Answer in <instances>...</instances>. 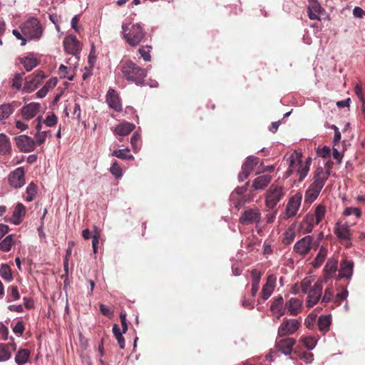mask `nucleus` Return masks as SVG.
<instances>
[{
    "mask_svg": "<svg viewBox=\"0 0 365 365\" xmlns=\"http://www.w3.org/2000/svg\"><path fill=\"white\" fill-rule=\"evenodd\" d=\"M329 175V170H324L322 168H317L313 178L314 181L305 192V202L312 203L317 200Z\"/></svg>",
    "mask_w": 365,
    "mask_h": 365,
    "instance_id": "1",
    "label": "nucleus"
},
{
    "mask_svg": "<svg viewBox=\"0 0 365 365\" xmlns=\"http://www.w3.org/2000/svg\"><path fill=\"white\" fill-rule=\"evenodd\" d=\"M121 29L123 38L130 46H138L145 38V33L138 23H123Z\"/></svg>",
    "mask_w": 365,
    "mask_h": 365,
    "instance_id": "2",
    "label": "nucleus"
},
{
    "mask_svg": "<svg viewBox=\"0 0 365 365\" xmlns=\"http://www.w3.org/2000/svg\"><path fill=\"white\" fill-rule=\"evenodd\" d=\"M19 29L28 41H38L43 36V27L40 21L34 16H31L24 21Z\"/></svg>",
    "mask_w": 365,
    "mask_h": 365,
    "instance_id": "3",
    "label": "nucleus"
},
{
    "mask_svg": "<svg viewBox=\"0 0 365 365\" xmlns=\"http://www.w3.org/2000/svg\"><path fill=\"white\" fill-rule=\"evenodd\" d=\"M121 71L124 78L137 85H143L147 76V69L138 66L135 63L128 61L123 63Z\"/></svg>",
    "mask_w": 365,
    "mask_h": 365,
    "instance_id": "4",
    "label": "nucleus"
},
{
    "mask_svg": "<svg viewBox=\"0 0 365 365\" xmlns=\"http://www.w3.org/2000/svg\"><path fill=\"white\" fill-rule=\"evenodd\" d=\"M287 191V189L283 185L277 183L272 184L264 195L266 207L273 210L284 197Z\"/></svg>",
    "mask_w": 365,
    "mask_h": 365,
    "instance_id": "5",
    "label": "nucleus"
},
{
    "mask_svg": "<svg viewBox=\"0 0 365 365\" xmlns=\"http://www.w3.org/2000/svg\"><path fill=\"white\" fill-rule=\"evenodd\" d=\"M296 341L293 338H286L277 341L275 350H271L267 358H269V362H275L276 358L279 356L278 351L284 356L289 355L292 351L293 346Z\"/></svg>",
    "mask_w": 365,
    "mask_h": 365,
    "instance_id": "6",
    "label": "nucleus"
},
{
    "mask_svg": "<svg viewBox=\"0 0 365 365\" xmlns=\"http://www.w3.org/2000/svg\"><path fill=\"white\" fill-rule=\"evenodd\" d=\"M289 170L291 172H297L299 180H303L309 170L310 162L307 160L303 163L298 153H293L289 157Z\"/></svg>",
    "mask_w": 365,
    "mask_h": 365,
    "instance_id": "7",
    "label": "nucleus"
},
{
    "mask_svg": "<svg viewBox=\"0 0 365 365\" xmlns=\"http://www.w3.org/2000/svg\"><path fill=\"white\" fill-rule=\"evenodd\" d=\"M312 246L315 248L317 247L319 242H313L312 237L307 235L295 243L294 250L300 255H305L309 252Z\"/></svg>",
    "mask_w": 365,
    "mask_h": 365,
    "instance_id": "8",
    "label": "nucleus"
},
{
    "mask_svg": "<svg viewBox=\"0 0 365 365\" xmlns=\"http://www.w3.org/2000/svg\"><path fill=\"white\" fill-rule=\"evenodd\" d=\"M301 323L295 319H284L278 328V335L284 336L293 334L300 327Z\"/></svg>",
    "mask_w": 365,
    "mask_h": 365,
    "instance_id": "9",
    "label": "nucleus"
},
{
    "mask_svg": "<svg viewBox=\"0 0 365 365\" xmlns=\"http://www.w3.org/2000/svg\"><path fill=\"white\" fill-rule=\"evenodd\" d=\"M302 200V195L301 193H297L289 198L285 208L286 217H293L297 214L301 205Z\"/></svg>",
    "mask_w": 365,
    "mask_h": 365,
    "instance_id": "10",
    "label": "nucleus"
},
{
    "mask_svg": "<svg viewBox=\"0 0 365 365\" xmlns=\"http://www.w3.org/2000/svg\"><path fill=\"white\" fill-rule=\"evenodd\" d=\"M322 289L323 284L322 281H317L314 283V286L307 292V307H312L318 302L322 295Z\"/></svg>",
    "mask_w": 365,
    "mask_h": 365,
    "instance_id": "11",
    "label": "nucleus"
},
{
    "mask_svg": "<svg viewBox=\"0 0 365 365\" xmlns=\"http://www.w3.org/2000/svg\"><path fill=\"white\" fill-rule=\"evenodd\" d=\"M307 13L309 18L312 20L321 21L322 16L326 15L325 10L316 0H310V4L307 6Z\"/></svg>",
    "mask_w": 365,
    "mask_h": 365,
    "instance_id": "12",
    "label": "nucleus"
},
{
    "mask_svg": "<svg viewBox=\"0 0 365 365\" xmlns=\"http://www.w3.org/2000/svg\"><path fill=\"white\" fill-rule=\"evenodd\" d=\"M41 108L38 103H29L24 105L21 109V113L24 119L31 120L38 115Z\"/></svg>",
    "mask_w": 365,
    "mask_h": 365,
    "instance_id": "13",
    "label": "nucleus"
},
{
    "mask_svg": "<svg viewBox=\"0 0 365 365\" xmlns=\"http://www.w3.org/2000/svg\"><path fill=\"white\" fill-rule=\"evenodd\" d=\"M18 148L23 152L29 153L35 149L36 143L31 137L21 135L16 138Z\"/></svg>",
    "mask_w": 365,
    "mask_h": 365,
    "instance_id": "14",
    "label": "nucleus"
},
{
    "mask_svg": "<svg viewBox=\"0 0 365 365\" xmlns=\"http://www.w3.org/2000/svg\"><path fill=\"white\" fill-rule=\"evenodd\" d=\"M261 218V213L257 209H250L245 210L240 218V223L250 225L259 222Z\"/></svg>",
    "mask_w": 365,
    "mask_h": 365,
    "instance_id": "15",
    "label": "nucleus"
},
{
    "mask_svg": "<svg viewBox=\"0 0 365 365\" xmlns=\"http://www.w3.org/2000/svg\"><path fill=\"white\" fill-rule=\"evenodd\" d=\"M63 46L66 51L68 53L76 55L81 50V43L74 35L67 36L63 41Z\"/></svg>",
    "mask_w": 365,
    "mask_h": 365,
    "instance_id": "16",
    "label": "nucleus"
},
{
    "mask_svg": "<svg viewBox=\"0 0 365 365\" xmlns=\"http://www.w3.org/2000/svg\"><path fill=\"white\" fill-rule=\"evenodd\" d=\"M9 182L15 188L22 187L25 184L24 169L18 168L13 171L9 176Z\"/></svg>",
    "mask_w": 365,
    "mask_h": 365,
    "instance_id": "17",
    "label": "nucleus"
},
{
    "mask_svg": "<svg viewBox=\"0 0 365 365\" xmlns=\"http://www.w3.org/2000/svg\"><path fill=\"white\" fill-rule=\"evenodd\" d=\"M276 282V275L270 274L268 276L267 282L262 289L261 295L263 300H267L270 297L275 288Z\"/></svg>",
    "mask_w": 365,
    "mask_h": 365,
    "instance_id": "18",
    "label": "nucleus"
},
{
    "mask_svg": "<svg viewBox=\"0 0 365 365\" xmlns=\"http://www.w3.org/2000/svg\"><path fill=\"white\" fill-rule=\"evenodd\" d=\"M106 102L108 106L117 112L122 110V106L118 93L115 90L110 88L106 94Z\"/></svg>",
    "mask_w": 365,
    "mask_h": 365,
    "instance_id": "19",
    "label": "nucleus"
},
{
    "mask_svg": "<svg viewBox=\"0 0 365 365\" xmlns=\"http://www.w3.org/2000/svg\"><path fill=\"white\" fill-rule=\"evenodd\" d=\"M302 299L292 297L285 304V309L289 314L292 316H297L302 311Z\"/></svg>",
    "mask_w": 365,
    "mask_h": 365,
    "instance_id": "20",
    "label": "nucleus"
},
{
    "mask_svg": "<svg viewBox=\"0 0 365 365\" xmlns=\"http://www.w3.org/2000/svg\"><path fill=\"white\" fill-rule=\"evenodd\" d=\"M334 231L337 237L341 240L350 239V230L347 224L336 223Z\"/></svg>",
    "mask_w": 365,
    "mask_h": 365,
    "instance_id": "21",
    "label": "nucleus"
},
{
    "mask_svg": "<svg viewBox=\"0 0 365 365\" xmlns=\"http://www.w3.org/2000/svg\"><path fill=\"white\" fill-rule=\"evenodd\" d=\"M354 263L351 261L344 259L341 262L339 269L341 278L351 279L353 274Z\"/></svg>",
    "mask_w": 365,
    "mask_h": 365,
    "instance_id": "22",
    "label": "nucleus"
},
{
    "mask_svg": "<svg viewBox=\"0 0 365 365\" xmlns=\"http://www.w3.org/2000/svg\"><path fill=\"white\" fill-rule=\"evenodd\" d=\"M25 214V206L22 203H18L14 208L10 222L14 225H19L22 221Z\"/></svg>",
    "mask_w": 365,
    "mask_h": 365,
    "instance_id": "23",
    "label": "nucleus"
},
{
    "mask_svg": "<svg viewBox=\"0 0 365 365\" xmlns=\"http://www.w3.org/2000/svg\"><path fill=\"white\" fill-rule=\"evenodd\" d=\"M135 128V125L134 124L123 121L115 127L114 133L118 135L125 136L131 133Z\"/></svg>",
    "mask_w": 365,
    "mask_h": 365,
    "instance_id": "24",
    "label": "nucleus"
},
{
    "mask_svg": "<svg viewBox=\"0 0 365 365\" xmlns=\"http://www.w3.org/2000/svg\"><path fill=\"white\" fill-rule=\"evenodd\" d=\"M16 349L15 344H0V362L9 360L11 356V351Z\"/></svg>",
    "mask_w": 365,
    "mask_h": 365,
    "instance_id": "25",
    "label": "nucleus"
},
{
    "mask_svg": "<svg viewBox=\"0 0 365 365\" xmlns=\"http://www.w3.org/2000/svg\"><path fill=\"white\" fill-rule=\"evenodd\" d=\"M271 180L270 175H260L253 180L252 187L255 190H263L270 183Z\"/></svg>",
    "mask_w": 365,
    "mask_h": 365,
    "instance_id": "26",
    "label": "nucleus"
},
{
    "mask_svg": "<svg viewBox=\"0 0 365 365\" xmlns=\"http://www.w3.org/2000/svg\"><path fill=\"white\" fill-rule=\"evenodd\" d=\"M21 63L26 71H30L38 65L37 59L34 53H29L20 60Z\"/></svg>",
    "mask_w": 365,
    "mask_h": 365,
    "instance_id": "27",
    "label": "nucleus"
},
{
    "mask_svg": "<svg viewBox=\"0 0 365 365\" xmlns=\"http://www.w3.org/2000/svg\"><path fill=\"white\" fill-rule=\"evenodd\" d=\"M326 213V207L323 205H318L314 210V215H307V220L311 218L315 224H319L324 218Z\"/></svg>",
    "mask_w": 365,
    "mask_h": 365,
    "instance_id": "28",
    "label": "nucleus"
},
{
    "mask_svg": "<svg viewBox=\"0 0 365 365\" xmlns=\"http://www.w3.org/2000/svg\"><path fill=\"white\" fill-rule=\"evenodd\" d=\"M29 350L26 349H21L17 351L15 356V361L18 365H24L29 362Z\"/></svg>",
    "mask_w": 365,
    "mask_h": 365,
    "instance_id": "29",
    "label": "nucleus"
},
{
    "mask_svg": "<svg viewBox=\"0 0 365 365\" xmlns=\"http://www.w3.org/2000/svg\"><path fill=\"white\" fill-rule=\"evenodd\" d=\"M331 323L330 315H322L318 319V327L321 331L327 332Z\"/></svg>",
    "mask_w": 365,
    "mask_h": 365,
    "instance_id": "30",
    "label": "nucleus"
},
{
    "mask_svg": "<svg viewBox=\"0 0 365 365\" xmlns=\"http://www.w3.org/2000/svg\"><path fill=\"white\" fill-rule=\"evenodd\" d=\"M327 255V250L324 247H321L318 254L312 262V266L315 268L319 267L325 260Z\"/></svg>",
    "mask_w": 365,
    "mask_h": 365,
    "instance_id": "31",
    "label": "nucleus"
},
{
    "mask_svg": "<svg viewBox=\"0 0 365 365\" xmlns=\"http://www.w3.org/2000/svg\"><path fill=\"white\" fill-rule=\"evenodd\" d=\"M11 143L9 138L4 133H0V153L6 155L10 153Z\"/></svg>",
    "mask_w": 365,
    "mask_h": 365,
    "instance_id": "32",
    "label": "nucleus"
},
{
    "mask_svg": "<svg viewBox=\"0 0 365 365\" xmlns=\"http://www.w3.org/2000/svg\"><path fill=\"white\" fill-rule=\"evenodd\" d=\"M337 268V260L334 258H330L327 262L324 267V271L325 273V277L329 278L330 276L336 272Z\"/></svg>",
    "mask_w": 365,
    "mask_h": 365,
    "instance_id": "33",
    "label": "nucleus"
},
{
    "mask_svg": "<svg viewBox=\"0 0 365 365\" xmlns=\"http://www.w3.org/2000/svg\"><path fill=\"white\" fill-rule=\"evenodd\" d=\"M14 112L11 104L4 103L0 105V121L8 118Z\"/></svg>",
    "mask_w": 365,
    "mask_h": 365,
    "instance_id": "34",
    "label": "nucleus"
},
{
    "mask_svg": "<svg viewBox=\"0 0 365 365\" xmlns=\"http://www.w3.org/2000/svg\"><path fill=\"white\" fill-rule=\"evenodd\" d=\"M300 341L308 350L314 349L317 343V339L313 336H303Z\"/></svg>",
    "mask_w": 365,
    "mask_h": 365,
    "instance_id": "35",
    "label": "nucleus"
},
{
    "mask_svg": "<svg viewBox=\"0 0 365 365\" xmlns=\"http://www.w3.org/2000/svg\"><path fill=\"white\" fill-rule=\"evenodd\" d=\"M14 245V236L13 235H9L6 236L1 242H0V250L3 252H9L11 249V247Z\"/></svg>",
    "mask_w": 365,
    "mask_h": 365,
    "instance_id": "36",
    "label": "nucleus"
},
{
    "mask_svg": "<svg viewBox=\"0 0 365 365\" xmlns=\"http://www.w3.org/2000/svg\"><path fill=\"white\" fill-rule=\"evenodd\" d=\"M114 336L115 337L120 347V349H124L125 347V339L123 336V331H120V327L118 324H114L112 329Z\"/></svg>",
    "mask_w": 365,
    "mask_h": 365,
    "instance_id": "37",
    "label": "nucleus"
},
{
    "mask_svg": "<svg viewBox=\"0 0 365 365\" xmlns=\"http://www.w3.org/2000/svg\"><path fill=\"white\" fill-rule=\"evenodd\" d=\"M129 151H130V149L128 148H123V149L114 150L112 153V155L115 156L116 158H118L120 159H123V160H127V159L133 160L134 159L133 155H132L130 154H128V153Z\"/></svg>",
    "mask_w": 365,
    "mask_h": 365,
    "instance_id": "38",
    "label": "nucleus"
},
{
    "mask_svg": "<svg viewBox=\"0 0 365 365\" xmlns=\"http://www.w3.org/2000/svg\"><path fill=\"white\" fill-rule=\"evenodd\" d=\"M259 159L257 157L249 156L242 165V168L249 172H252L254 168L258 164Z\"/></svg>",
    "mask_w": 365,
    "mask_h": 365,
    "instance_id": "39",
    "label": "nucleus"
},
{
    "mask_svg": "<svg viewBox=\"0 0 365 365\" xmlns=\"http://www.w3.org/2000/svg\"><path fill=\"white\" fill-rule=\"evenodd\" d=\"M0 275L4 279L8 282H11L13 279L11 269L7 264L1 265L0 268Z\"/></svg>",
    "mask_w": 365,
    "mask_h": 365,
    "instance_id": "40",
    "label": "nucleus"
},
{
    "mask_svg": "<svg viewBox=\"0 0 365 365\" xmlns=\"http://www.w3.org/2000/svg\"><path fill=\"white\" fill-rule=\"evenodd\" d=\"M58 73L61 78H68L69 81H73V74L71 73V68H68L64 65H61L58 68Z\"/></svg>",
    "mask_w": 365,
    "mask_h": 365,
    "instance_id": "41",
    "label": "nucleus"
},
{
    "mask_svg": "<svg viewBox=\"0 0 365 365\" xmlns=\"http://www.w3.org/2000/svg\"><path fill=\"white\" fill-rule=\"evenodd\" d=\"M26 191V194H27L26 200L27 202L32 201L34 199V197L36 195V192H37L36 185L33 182L30 183L27 186Z\"/></svg>",
    "mask_w": 365,
    "mask_h": 365,
    "instance_id": "42",
    "label": "nucleus"
},
{
    "mask_svg": "<svg viewBox=\"0 0 365 365\" xmlns=\"http://www.w3.org/2000/svg\"><path fill=\"white\" fill-rule=\"evenodd\" d=\"M295 238L294 229L292 227L288 228L284 234L283 243L285 245L290 244Z\"/></svg>",
    "mask_w": 365,
    "mask_h": 365,
    "instance_id": "43",
    "label": "nucleus"
},
{
    "mask_svg": "<svg viewBox=\"0 0 365 365\" xmlns=\"http://www.w3.org/2000/svg\"><path fill=\"white\" fill-rule=\"evenodd\" d=\"M24 73H16L13 79H12V84L11 86L14 88H16V90H20L22 87V82L24 79Z\"/></svg>",
    "mask_w": 365,
    "mask_h": 365,
    "instance_id": "44",
    "label": "nucleus"
},
{
    "mask_svg": "<svg viewBox=\"0 0 365 365\" xmlns=\"http://www.w3.org/2000/svg\"><path fill=\"white\" fill-rule=\"evenodd\" d=\"M48 133L49 131H37L34 135V141L36 145H40L43 144L45 142Z\"/></svg>",
    "mask_w": 365,
    "mask_h": 365,
    "instance_id": "45",
    "label": "nucleus"
},
{
    "mask_svg": "<svg viewBox=\"0 0 365 365\" xmlns=\"http://www.w3.org/2000/svg\"><path fill=\"white\" fill-rule=\"evenodd\" d=\"M313 281L312 277H307L301 282V288L303 293H307L310 290Z\"/></svg>",
    "mask_w": 365,
    "mask_h": 365,
    "instance_id": "46",
    "label": "nucleus"
},
{
    "mask_svg": "<svg viewBox=\"0 0 365 365\" xmlns=\"http://www.w3.org/2000/svg\"><path fill=\"white\" fill-rule=\"evenodd\" d=\"M140 140V135L135 132L133 133L130 139V143L134 152H138L140 149L139 142Z\"/></svg>",
    "mask_w": 365,
    "mask_h": 365,
    "instance_id": "47",
    "label": "nucleus"
},
{
    "mask_svg": "<svg viewBox=\"0 0 365 365\" xmlns=\"http://www.w3.org/2000/svg\"><path fill=\"white\" fill-rule=\"evenodd\" d=\"M110 172L116 178H120L123 175L121 168L120 167L117 162H115L112 164V165L110 168Z\"/></svg>",
    "mask_w": 365,
    "mask_h": 365,
    "instance_id": "48",
    "label": "nucleus"
},
{
    "mask_svg": "<svg viewBox=\"0 0 365 365\" xmlns=\"http://www.w3.org/2000/svg\"><path fill=\"white\" fill-rule=\"evenodd\" d=\"M150 49L151 46H146L145 47H141L139 48L138 51L142 58L145 61H150Z\"/></svg>",
    "mask_w": 365,
    "mask_h": 365,
    "instance_id": "49",
    "label": "nucleus"
},
{
    "mask_svg": "<svg viewBox=\"0 0 365 365\" xmlns=\"http://www.w3.org/2000/svg\"><path fill=\"white\" fill-rule=\"evenodd\" d=\"M38 86L34 82V80H27L23 87V91L26 93H31L34 91Z\"/></svg>",
    "mask_w": 365,
    "mask_h": 365,
    "instance_id": "50",
    "label": "nucleus"
},
{
    "mask_svg": "<svg viewBox=\"0 0 365 365\" xmlns=\"http://www.w3.org/2000/svg\"><path fill=\"white\" fill-rule=\"evenodd\" d=\"M12 34L17 39L21 41V46H25L27 43L26 36H24L21 31H19L18 29H14Z\"/></svg>",
    "mask_w": 365,
    "mask_h": 365,
    "instance_id": "51",
    "label": "nucleus"
},
{
    "mask_svg": "<svg viewBox=\"0 0 365 365\" xmlns=\"http://www.w3.org/2000/svg\"><path fill=\"white\" fill-rule=\"evenodd\" d=\"M344 215L346 216L354 215L356 217H360L361 212L357 207H346L344 211Z\"/></svg>",
    "mask_w": 365,
    "mask_h": 365,
    "instance_id": "52",
    "label": "nucleus"
},
{
    "mask_svg": "<svg viewBox=\"0 0 365 365\" xmlns=\"http://www.w3.org/2000/svg\"><path fill=\"white\" fill-rule=\"evenodd\" d=\"M80 21V16L79 15H75L71 21V28L77 33L80 32L81 26L79 25Z\"/></svg>",
    "mask_w": 365,
    "mask_h": 365,
    "instance_id": "53",
    "label": "nucleus"
},
{
    "mask_svg": "<svg viewBox=\"0 0 365 365\" xmlns=\"http://www.w3.org/2000/svg\"><path fill=\"white\" fill-rule=\"evenodd\" d=\"M43 123L48 127H53L57 123V117L53 113L48 115L43 120Z\"/></svg>",
    "mask_w": 365,
    "mask_h": 365,
    "instance_id": "54",
    "label": "nucleus"
},
{
    "mask_svg": "<svg viewBox=\"0 0 365 365\" xmlns=\"http://www.w3.org/2000/svg\"><path fill=\"white\" fill-rule=\"evenodd\" d=\"M330 151L331 150H330L329 147H328L327 145L322 147V148H318L317 149V155L319 157H321V158H325L329 156Z\"/></svg>",
    "mask_w": 365,
    "mask_h": 365,
    "instance_id": "55",
    "label": "nucleus"
},
{
    "mask_svg": "<svg viewBox=\"0 0 365 365\" xmlns=\"http://www.w3.org/2000/svg\"><path fill=\"white\" fill-rule=\"evenodd\" d=\"M334 293V289L331 287L326 288L324 295L322 297V302H330L331 300V299L333 298Z\"/></svg>",
    "mask_w": 365,
    "mask_h": 365,
    "instance_id": "56",
    "label": "nucleus"
},
{
    "mask_svg": "<svg viewBox=\"0 0 365 365\" xmlns=\"http://www.w3.org/2000/svg\"><path fill=\"white\" fill-rule=\"evenodd\" d=\"M282 304H283V298L281 296L277 297L274 300L273 303L271 305V311L273 313H275V312L278 309V307H282Z\"/></svg>",
    "mask_w": 365,
    "mask_h": 365,
    "instance_id": "57",
    "label": "nucleus"
},
{
    "mask_svg": "<svg viewBox=\"0 0 365 365\" xmlns=\"http://www.w3.org/2000/svg\"><path fill=\"white\" fill-rule=\"evenodd\" d=\"M262 274L257 269H252L251 272L252 284H259Z\"/></svg>",
    "mask_w": 365,
    "mask_h": 365,
    "instance_id": "58",
    "label": "nucleus"
},
{
    "mask_svg": "<svg viewBox=\"0 0 365 365\" xmlns=\"http://www.w3.org/2000/svg\"><path fill=\"white\" fill-rule=\"evenodd\" d=\"M24 331V325L21 321H19L13 328V331L17 334H22Z\"/></svg>",
    "mask_w": 365,
    "mask_h": 365,
    "instance_id": "59",
    "label": "nucleus"
},
{
    "mask_svg": "<svg viewBox=\"0 0 365 365\" xmlns=\"http://www.w3.org/2000/svg\"><path fill=\"white\" fill-rule=\"evenodd\" d=\"M73 115L76 118V119L79 122L81 119V106L78 103H76L74 104Z\"/></svg>",
    "mask_w": 365,
    "mask_h": 365,
    "instance_id": "60",
    "label": "nucleus"
},
{
    "mask_svg": "<svg viewBox=\"0 0 365 365\" xmlns=\"http://www.w3.org/2000/svg\"><path fill=\"white\" fill-rule=\"evenodd\" d=\"M120 318L123 332L125 333L128 330V324H127V322H126V313L125 312H121L120 314Z\"/></svg>",
    "mask_w": 365,
    "mask_h": 365,
    "instance_id": "61",
    "label": "nucleus"
},
{
    "mask_svg": "<svg viewBox=\"0 0 365 365\" xmlns=\"http://www.w3.org/2000/svg\"><path fill=\"white\" fill-rule=\"evenodd\" d=\"M44 78V73L42 71H39L37 72L35 76L32 77V79L34 80V82L38 86V85L42 82Z\"/></svg>",
    "mask_w": 365,
    "mask_h": 365,
    "instance_id": "62",
    "label": "nucleus"
},
{
    "mask_svg": "<svg viewBox=\"0 0 365 365\" xmlns=\"http://www.w3.org/2000/svg\"><path fill=\"white\" fill-rule=\"evenodd\" d=\"M304 223H306V224H307V225H306V227H305V228H304V232H306V233H310V232L312 231V230H313V228H314V225H316V224L314 223V222H313V221H312V220H311V218H309V220H307V217H306V219H305V220H304Z\"/></svg>",
    "mask_w": 365,
    "mask_h": 365,
    "instance_id": "63",
    "label": "nucleus"
},
{
    "mask_svg": "<svg viewBox=\"0 0 365 365\" xmlns=\"http://www.w3.org/2000/svg\"><path fill=\"white\" fill-rule=\"evenodd\" d=\"M0 335L3 340L8 339L9 329L3 323H0Z\"/></svg>",
    "mask_w": 365,
    "mask_h": 365,
    "instance_id": "64",
    "label": "nucleus"
}]
</instances>
